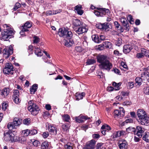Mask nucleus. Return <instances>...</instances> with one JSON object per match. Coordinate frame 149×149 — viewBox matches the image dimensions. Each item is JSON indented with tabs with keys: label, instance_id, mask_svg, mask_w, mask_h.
I'll list each match as a JSON object with an SVG mask.
<instances>
[{
	"label": "nucleus",
	"instance_id": "obj_1",
	"mask_svg": "<svg viewBox=\"0 0 149 149\" xmlns=\"http://www.w3.org/2000/svg\"><path fill=\"white\" fill-rule=\"evenodd\" d=\"M97 60L100 63L98 66L101 69L109 71L112 68V65L107 56L102 55H98L97 56Z\"/></svg>",
	"mask_w": 149,
	"mask_h": 149
},
{
	"label": "nucleus",
	"instance_id": "obj_2",
	"mask_svg": "<svg viewBox=\"0 0 149 149\" xmlns=\"http://www.w3.org/2000/svg\"><path fill=\"white\" fill-rule=\"evenodd\" d=\"M4 26H6V27L8 28L4 29L2 32L1 38V39H3L4 40H8L13 37L14 33L12 29L8 27L7 24H5Z\"/></svg>",
	"mask_w": 149,
	"mask_h": 149
},
{
	"label": "nucleus",
	"instance_id": "obj_3",
	"mask_svg": "<svg viewBox=\"0 0 149 149\" xmlns=\"http://www.w3.org/2000/svg\"><path fill=\"white\" fill-rule=\"evenodd\" d=\"M22 122V120L21 119L15 118L13 122L9 123L8 124V127L10 130L13 129H16V127L20 125Z\"/></svg>",
	"mask_w": 149,
	"mask_h": 149
},
{
	"label": "nucleus",
	"instance_id": "obj_4",
	"mask_svg": "<svg viewBox=\"0 0 149 149\" xmlns=\"http://www.w3.org/2000/svg\"><path fill=\"white\" fill-rule=\"evenodd\" d=\"M59 34L60 37H63L67 39L72 38L73 34L71 31H68L65 29H62L59 32Z\"/></svg>",
	"mask_w": 149,
	"mask_h": 149
},
{
	"label": "nucleus",
	"instance_id": "obj_5",
	"mask_svg": "<svg viewBox=\"0 0 149 149\" xmlns=\"http://www.w3.org/2000/svg\"><path fill=\"white\" fill-rule=\"evenodd\" d=\"M14 68L11 63H7L6 64L5 67L3 70V72L6 74H13V73Z\"/></svg>",
	"mask_w": 149,
	"mask_h": 149
},
{
	"label": "nucleus",
	"instance_id": "obj_6",
	"mask_svg": "<svg viewBox=\"0 0 149 149\" xmlns=\"http://www.w3.org/2000/svg\"><path fill=\"white\" fill-rule=\"evenodd\" d=\"M28 109L32 114L34 116L38 114L40 111L39 107L36 104H33L32 106H29Z\"/></svg>",
	"mask_w": 149,
	"mask_h": 149
},
{
	"label": "nucleus",
	"instance_id": "obj_7",
	"mask_svg": "<svg viewBox=\"0 0 149 149\" xmlns=\"http://www.w3.org/2000/svg\"><path fill=\"white\" fill-rule=\"evenodd\" d=\"M3 56L6 58H7L13 52V48L10 46L9 48H6L3 50Z\"/></svg>",
	"mask_w": 149,
	"mask_h": 149
},
{
	"label": "nucleus",
	"instance_id": "obj_8",
	"mask_svg": "<svg viewBox=\"0 0 149 149\" xmlns=\"http://www.w3.org/2000/svg\"><path fill=\"white\" fill-rule=\"evenodd\" d=\"M138 122L142 125H148L149 123V117L146 115L143 117L139 118Z\"/></svg>",
	"mask_w": 149,
	"mask_h": 149
},
{
	"label": "nucleus",
	"instance_id": "obj_9",
	"mask_svg": "<svg viewBox=\"0 0 149 149\" xmlns=\"http://www.w3.org/2000/svg\"><path fill=\"white\" fill-rule=\"evenodd\" d=\"M135 134L139 138H141L144 133V128L140 126H137L136 127Z\"/></svg>",
	"mask_w": 149,
	"mask_h": 149
},
{
	"label": "nucleus",
	"instance_id": "obj_10",
	"mask_svg": "<svg viewBox=\"0 0 149 149\" xmlns=\"http://www.w3.org/2000/svg\"><path fill=\"white\" fill-rule=\"evenodd\" d=\"M121 85V83L120 82L117 83L114 82L113 83L112 85L114 87V88L110 86L109 88V91H112L114 89H115L116 91L118 90L120 88V86Z\"/></svg>",
	"mask_w": 149,
	"mask_h": 149
},
{
	"label": "nucleus",
	"instance_id": "obj_11",
	"mask_svg": "<svg viewBox=\"0 0 149 149\" xmlns=\"http://www.w3.org/2000/svg\"><path fill=\"white\" fill-rule=\"evenodd\" d=\"M118 146L120 149H127L128 148V143L125 140L121 141L119 142Z\"/></svg>",
	"mask_w": 149,
	"mask_h": 149
},
{
	"label": "nucleus",
	"instance_id": "obj_12",
	"mask_svg": "<svg viewBox=\"0 0 149 149\" xmlns=\"http://www.w3.org/2000/svg\"><path fill=\"white\" fill-rule=\"evenodd\" d=\"M48 131L51 134L55 135L57 133L56 128L54 126L49 125L48 126Z\"/></svg>",
	"mask_w": 149,
	"mask_h": 149
},
{
	"label": "nucleus",
	"instance_id": "obj_13",
	"mask_svg": "<svg viewBox=\"0 0 149 149\" xmlns=\"http://www.w3.org/2000/svg\"><path fill=\"white\" fill-rule=\"evenodd\" d=\"M12 133L9 132H5L4 139L6 141H11V140Z\"/></svg>",
	"mask_w": 149,
	"mask_h": 149
},
{
	"label": "nucleus",
	"instance_id": "obj_14",
	"mask_svg": "<svg viewBox=\"0 0 149 149\" xmlns=\"http://www.w3.org/2000/svg\"><path fill=\"white\" fill-rule=\"evenodd\" d=\"M32 26V23L30 21L26 22L23 26H22V30L24 31H28L27 29L30 28Z\"/></svg>",
	"mask_w": 149,
	"mask_h": 149
},
{
	"label": "nucleus",
	"instance_id": "obj_15",
	"mask_svg": "<svg viewBox=\"0 0 149 149\" xmlns=\"http://www.w3.org/2000/svg\"><path fill=\"white\" fill-rule=\"evenodd\" d=\"M96 142V141L92 139L87 142L86 145L91 149H94Z\"/></svg>",
	"mask_w": 149,
	"mask_h": 149
},
{
	"label": "nucleus",
	"instance_id": "obj_16",
	"mask_svg": "<svg viewBox=\"0 0 149 149\" xmlns=\"http://www.w3.org/2000/svg\"><path fill=\"white\" fill-rule=\"evenodd\" d=\"M121 22L122 23L123 25L125 27V29L127 31L129 30V24L126 19L124 18H122L121 19Z\"/></svg>",
	"mask_w": 149,
	"mask_h": 149
},
{
	"label": "nucleus",
	"instance_id": "obj_17",
	"mask_svg": "<svg viewBox=\"0 0 149 149\" xmlns=\"http://www.w3.org/2000/svg\"><path fill=\"white\" fill-rule=\"evenodd\" d=\"M132 48L131 45H125L123 47V52L125 54L128 53L130 52Z\"/></svg>",
	"mask_w": 149,
	"mask_h": 149
},
{
	"label": "nucleus",
	"instance_id": "obj_18",
	"mask_svg": "<svg viewBox=\"0 0 149 149\" xmlns=\"http://www.w3.org/2000/svg\"><path fill=\"white\" fill-rule=\"evenodd\" d=\"M10 92V90L8 88H5L1 91V95L4 97H5L8 95Z\"/></svg>",
	"mask_w": 149,
	"mask_h": 149
},
{
	"label": "nucleus",
	"instance_id": "obj_19",
	"mask_svg": "<svg viewBox=\"0 0 149 149\" xmlns=\"http://www.w3.org/2000/svg\"><path fill=\"white\" fill-rule=\"evenodd\" d=\"M64 42L65 45L67 47H70L74 43L72 38H69L67 40L65 39Z\"/></svg>",
	"mask_w": 149,
	"mask_h": 149
},
{
	"label": "nucleus",
	"instance_id": "obj_20",
	"mask_svg": "<svg viewBox=\"0 0 149 149\" xmlns=\"http://www.w3.org/2000/svg\"><path fill=\"white\" fill-rule=\"evenodd\" d=\"M97 9L100 10V16L101 17L106 15L107 13H108L109 12L108 9L105 8H97Z\"/></svg>",
	"mask_w": 149,
	"mask_h": 149
},
{
	"label": "nucleus",
	"instance_id": "obj_21",
	"mask_svg": "<svg viewBox=\"0 0 149 149\" xmlns=\"http://www.w3.org/2000/svg\"><path fill=\"white\" fill-rule=\"evenodd\" d=\"M137 115L138 117L139 118H140L143 117L147 114L146 112L143 109H139L138 110L137 112Z\"/></svg>",
	"mask_w": 149,
	"mask_h": 149
},
{
	"label": "nucleus",
	"instance_id": "obj_22",
	"mask_svg": "<svg viewBox=\"0 0 149 149\" xmlns=\"http://www.w3.org/2000/svg\"><path fill=\"white\" fill-rule=\"evenodd\" d=\"M87 29L85 27H80L78 28L76 30V33L78 34H80L87 31Z\"/></svg>",
	"mask_w": 149,
	"mask_h": 149
},
{
	"label": "nucleus",
	"instance_id": "obj_23",
	"mask_svg": "<svg viewBox=\"0 0 149 149\" xmlns=\"http://www.w3.org/2000/svg\"><path fill=\"white\" fill-rule=\"evenodd\" d=\"M34 48L35 53L37 56H40L42 55L43 54L40 48L34 46Z\"/></svg>",
	"mask_w": 149,
	"mask_h": 149
},
{
	"label": "nucleus",
	"instance_id": "obj_24",
	"mask_svg": "<svg viewBox=\"0 0 149 149\" xmlns=\"http://www.w3.org/2000/svg\"><path fill=\"white\" fill-rule=\"evenodd\" d=\"M114 24L115 28L118 31L120 32H123L124 29L123 28L120 26V25L117 22H114Z\"/></svg>",
	"mask_w": 149,
	"mask_h": 149
},
{
	"label": "nucleus",
	"instance_id": "obj_25",
	"mask_svg": "<svg viewBox=\"0 0 149 149\" xmlns=\"http://www.w3.org/2000/svg\"><path fill=\"white\" fill-rule=\"evenodd\" d=\"M142 139L143 140L146 142H149V132H145L143 133L142 136Z\"/></svg>",
	"mask_w": 149,
	"mask_h": 149
},
{
	"label": "nucleus",
	"instance_id": "obj_26",
	"mask_svg": "<svg viewBox=\"0 0 149 149\" xmlns=\"http://www.w3.org/2000/svg\"><path fill=\"white\" fill-rule=\"evenodd\" d=\"M38 88V85L36 84H34L32 87L30 88V92L31 94H34Z\"/></svg>",
	"mask_w": 149,
	"mask_h": 149
},
{
	"label": "nucleus",
	"instance_id": "obj_27",
	"mask_svg": "<svg viewBox=\"0 0 149 149\" xmlns=\"http://www.w3.org/2000/svg\"><path fill=\"white\" fill-rule=\"evenodd\" d=\"M73 22V25L75 26H78L81 24V21L78 19H74Z\"/></svg>",
	"mask_w": 149,
	"mask_h": 149
},
{
	"label": "nucleus",
	"instance_id": "obj_28",
	"mask_svg": "<svg viewBox=\"0 0 149 149\" xmlns=\"http://www.w3.org/2000/svg\"><path fill=\"white\" fill-rule=\"evenodd\" d=\"M85 93L84 92H82L81 93H77L76 94V99L79 100L83 99V97L85 95Z\"/></svg>",
	"mask_w": 149,
	"mask_h": 149
},
{
	"label": "nucleus",
	"instance_id": "obj_29",
	"mask_svg": "<svg viewBox=\"0 0 149 149\" xmlns=\"http://www.w3.org/2000/svg\"><path fill=\"white\" fill-rule=\"evenodd\" d=\"M104 48H111L112 47V43L110 42L106 41L103 42Z\"/></svg>",
	"mask_w": 149,
	"mask_h": 149
},
{
	"label": "nucleus",
	"instance_id": "obj_30",
	"mask_svg": "<svg viewBox=\"0 0 149 149\" xmlns=\"http://www.w3.org/2000/svg\"><path fill=\"white\" fill-rule=\"evenodd\" d=\"M114 116L115 118L123 116L121 111H120L118 110H116L114 111Z\"/></svg>",
	"mask_w": 149,
	"mask_h": 149
},
{
	"label": "nucleus",
	"instance_id": "obj_31",
	"mask_svg": "<svg viewBox=\"0 0 149 149\" xmlns=\"http://www.w3.org/2000/svg\"><path fill=\"white\" fill-rule=\"evenodd\" d=\"M136 128L132 127H130L127 128L126 129V131L128 132H134V134H135L136 132Z\"/></svg>",
	"mask_w": 149,
	"mask_h": 149
},
{
	"label": "nucleus",
	"instance_id": "obj_32",
	"mask_svg": "<svg viewBox=\"0 0 149 149\" xmlns=\"http://www.w3.org/2000/svg\"><path fill=\"white\" fill-rule=\"evenodd\" d=\"M141 77L143 78L144 79H148L149 77V73L148 72H144L142 73Z\"/></svg>",
	"mask_w": 149,
	"mask_h": 149
},
{
	"label": "nucleus",
	"instance_id": "obj_33",
	"mask_svg": "<svg viewBox=\"0 0 149 149\" xmlns=\"http://www.w3.org/2000/svg\"><path fill=\"white\" fill-rule=\"evenodd\" d=\"M20 140V138L16 136H12L11 140V142H13L19 141Z\"/></svg>",
	"mask_w": 149,
	"mask_h": 149
},
{
	"label": "nucleus",
	"instance_id": "obj_34",
	"mask_svg": "<svg viewBox=\"0 0 149 149\" xmlns=\"http://www.w3.org/2000/svg\"><path fill=\"white\" fill-rule=\"evenodd\" d=\"M135 82L138 85H140L142 82V79L139 77H137L135 79Z\"/></svg>",
	"mask_w": 149,
	"mask_h": 149
},
{
	"label": "nucleus",
	"instance_id": "obj_35",
	"mask_svg": "<svg viewBox=\"0 0 149 149\" xmlns=\"http://www.w3.org/2000/svg\"><path fill=\"white\" fill-rule=\"evenodd\" d=\"M110 25L109 23H105L102 24L103 29H102L106 30L109 28V26Z\"/></svg>",
	"mask_w": 149,
	"mask_h": 149
},
{
	"label": "nucleus",
	"instance_id": "obj_36",
	"mask_svg": "<svg viewBox=\"0 0 149 149\" xmlns=\"http://www.w3.org/2000/svg\"><path fill=\"white\" fill-rule=\"evenodd\" d=\"M63 119L65 121L69 122L70 119V118L68 115L65 114L63 116Z\"/></svg>",
	"mask_w": 149,
	"mask_h": 149
},
{
	"label": "nucleus",
	"instance_id": "obj_37",
	"mask_svg": "<svg viewBox=\"0 0 149 149\" xmlns=\"http://www.w3.org/2000/svg\"><path fill=\"white\" fill-rule=\"evenodd\" d=\"M127 19L129 21L130 24H133L134 23V20L132 17V16L130 15H129L127 17Z\"/></svg>",
	"mask_w": 149,
	"mask_h": 149
},
{
	"label": "nucleus",
	"instance_id": "obj_38",
	"mask_svg": "<svg viewBox=\"0 0 149 149\" xmlns=\"http://www.w3.org/2000/svg\"><path fill=\"white\" fill-rule=\"evenodd\" d=\"M70 127V125L68 123H65L62 126L63 128L65 131H67Z\"/></svg>",
	"mask_w": 149,
	"mask_h": 149
},
{
	"label": "nucleus",
	"instance_id": "obj_39",
	"mask_svg": "<svg viewBox=\"0 0 149 149\" xmlns=\"http://www.w3.org/2000/svg\"><path fill=\"white\" fill-rule=\"evenodd\" d=\"M33 42L34 44H37L40 41L39 38L36 36H34L33 37Z\"/></svg>",
	"mask_w": 149,
	"mask_h": 149
},
{
	"label": "nucleus",
	"instance_id": "obj_40",
	"mask_svg": "<svg viewBox=\"0 0 149 149\" xmlns=\"http://www.w3.org/2000/svg\"><path fill=\"white\" fill-rule=\"evenodd\" d=\"M75 121L79 123H82L84 121L83 118L81 117V116L80 117H78L75 118Z\"/></svg>",
	"mask_w": 149,
	"mask_h": 149
},
{
	"label": "nucleus",
	"instance_id": "obj_41",
	"mask_svg": "<svg viewBox=\"0 0 149 149\" xmlns=\"http://www.w3.org/2000/svg\"><path fill=\"white\" fill-rule=\"evenodd\" d=\"M41 146L42 149H45L48 147V144L47 142H44L42 143Z\"/></svg>",
	"mask_w": 149,
	"mask_h": 149
},
{
	"label": "nucleus",
	"instance_id": "obj_42",
	"mask_svg": "<svg viewBox=\"0 0 149 149\" xmlns=\"http://www.w3.org/2000/svg\"><path fill=\"white\" fill-rule=\"evenodd\" d=\"M121 40H122L121 38H118L117 40L116 41V45L118 46H119L121 45L122 44Z\"/></svg>",
	"mask_w": 149,
	"mask_h": 149
},
{
	"label": "nucleus",
	"instance_id": "obj_43",
	"mask_svg": "<svg viewBox=\"0 0 149 149\" xmlns=\"http://www.w3.org/2000/svg\"><path fill=\"white\" fill-rule=\"evenodd\" d=\"M96 62V61L94 59H89L87 62V64L88 65H92Z\"/></svg>",
	"mask_w": 149,
	"mask_h": 149
},
{
	"label": "nucleus",
	"instance_id": "obj_44",
	"mask_svg": "<svg viewBox=\"0 0 149 149\" xmlns=\"http://www.w3.org/2000/svg\"><path fill=\"white\" fill-rule=\"evenodd\" d=\"M92 38L93 40L95 42H99V40H97V39H98V36L97 35H93L92 36Z\"/></svg>",
	"mask_w": 149,
	"mask_h": 149
},
{
	"label": "nucleus",
	"instance_id": "obj_45",
	"mask_svg": "<svg viewBox=\"0 0 149 149\" xmlns=\"http://www.w3.org/2000/svg\"><path fill=\"white\" fill-rule=\"evenodd\" d=\"M101 129H106L108 130H110L111 129L110 127L108 125H103Z\"/></svg>",
	"mask_w": 149,
	"mask_h": 149
},
{
	"label": "nucleus",
	"instance_id": "obj_46",
	"mask_svg": "<svg viewBox=\"0 0 149 149\" xmlns=\"http://www.w3.org/2000/svg\"><path fill=\"white\" fill-rule=\"evenodd\" d=\"M103 143H98L96 145V149H102L103 147Z\"/></svg>",
	"mask_w": 149,
	"mask_h": 149
},
{
	"label": "nucleus",
	"instance_id": "obj_47",
	"mask_svg": "<svg viewBox=\"0 0 149 149\" xmlns=\"http://www.w3.org/2000/svg\"><path fill=\"white\" fill-rule=\"evenodd\" d=\"M22 133L24 134V135L25 136H27L29 134H30V130H24L22 131Z\"/></svg>",
	"mask_w": 149,
	"mask_h": 149
},
{
	"label": "nucleus",
	"instance_id": "obj_48",
	"mask_svg": "<svg viewBox=\"0 0 149 149\" xmlns=\"http://www.w3.org/2000/svg\"><path fill=\"white\" fill-rule=\"evenodd\" d=\"M19 96H15V97H13V98L15 101V102L16 104H18L20 101L19 99Z\"/></svg>",
	"mask_w": 149,
	"mask_h": 149
},
{
	"label": "nucleus",
	"instance_id": "obj_49",
	"mask_svg": "<svg viewBox=\"0 0 149 149\" xmlns=\"http://www.w3.org/2000/svg\"><path fill=\"white\" fill-rule=\"evenodd\" d=\"M21 6V5L19 3H17L15 4L13 9L14 10H16L18 8H20Z\"/></svg>",
	"mask_w": 149,
	"mask_h": 149
},
{
	"label": "nucleus",
	"instance_id": "obj_50",
	"mask_svg": "<svg viewBox=\"0 0 149 149\" xmlns=\"http://www.w3.org/2000/svg\"><path fill=\"white\" fill-rule=\"evenodd\" d=\"M120 132H119V131H117L116 132H114L113 135V138H116L118 137H120Z\"/></svg>",
	"mask_w": 149,
	"mask_h": 149
},
{
	"label": "nucleus",
	"instance_id": "obj_51",
	"mask_svg": "<svg viewBox=\"0 0 149 149\" xmlns=\"http://www.w3.org/2000/svg\"><path fill=\"white\" fill-rule=\"evenodd\" d=\"M75 50L77 52H81L83 50L82 47L79 46L76 47H75Z\"/></svg>",
	"mask_w": 149,
	"mask_h": 149
},
{
	"label": "nucleus",
	"instance_id": "obj_52",
	"mask_svg": "<svg viewBox=\"0 0 149 149\" xmlns=\"http://www.w3.org/2000/svg\"><path fill=\"white\" fill-rule=\"evenodd\" d=\"M13 95V97H15V96H19V91L17 90H15L14 91Z\"/></svg>",
	"mask_w": 149,
	"mask_h": 149
},
{
	"label": "nucleus",
	"instance_id": "obj_53",
	"mask_svg": "<svg viewBox=\"0 0 149 149\" xmlns=\"http://www.w3.org/2000/svg\"><path fill=\"white\" fill-rule=\"evenodd\" d=\"M30 123V120L29 119H26L23 120V123L25 125H28Z\"/></svg>",
	"mask_w": 149,
	"mask_h": 149
},
{
	"label": "nucleus",
	"instance_id": "obj_54",
	"mask_svg": "<svg viewBox=\"0 0 149 149\" xmlns=\"http://www.w3.org/2000/svg\"><path fill=\"white\" fill-rule=\"evenodd\" d=\"M33 49H34V47H33L32 45H30L29 46L28 48V51L29 52L32 53V52Z\"/></svg>",
	"mask_w": 149,
	"mask_h": 149
},
{
	"label": "nucleus",
	"instance_id": "obj_55",
	"mask_svg": "<svg viewBox=\"0 0 149 149\" xmlns=\"http://www.w3.org/2000/svg\"><path fill=\"white\" fill-rule=\"evenodd\" d=\"M104 48V47L103 43L102 44L99 45L97 48V49L100 50H102Z\"/></svg>",
	"mask_w": 149,
	"mask_h": 149
},
{
	"label": "nucleus",
	"instance_id": "obj_56",
	"mask_svg": "<svg viewBox=\"0 0 149 149\" xmlns=\"http://www.w3.org/2000/svg\"><path fill=\"white\" fill-rule=\"evenodd\" d=\"M37 133V131L35 129H33L30 130V134L31 135H34Z\"/></svg>",
	"mask_w": 149,
	"mask_h": 149
},
{
	"label": "nucleus",
	"instance_id": "obj_57",
	"mask_svg": "<svg viewBox=\"0 0 149 149\" xmlns=\"http://www.w3.org/2000/svg\"><path fill=\"white\" fill-rule=\"evenodd\" d=\"M81 6L80 5H78L76 6L75 7V10H76V12H77L79 10H81Z\"/></svg>",
	"mask_w": 149,
	"mask_h": 149
},
{
	"label": "nucleus",
	"instance_id": "obj_58",
	"mask_svg": "<svg viewBox=\"0 0 149 149\" xmlns=\"http://www.w3.org/2000/svg\"><path fill=\"white\" fill-rule=\"evenodd\" d=\"M94 13L95 15L98 16H100V10H95L94 11Z\"/></svg>",
	"mask_w": 149,
	"mask_h": 149
},
{
	"label": "nucleus",
	"instance_id": "obj_59",
	"mask_svg": "<svg viewBox=\"0 0 149 149\" xmlns=\"http://www.w3.org/2000/svg\"><path fill=\"white\" fill-rule=\"evenodd\" d=\"M7 106L8 104L7 103H3L2 106V109L4 111H5L7 109Z\"/></svg>",
	"mask_w": 149,
	"mask_h": 149
},
{
	"label": "nucleus",
	"instance_id": "obj_60",
	"mask_svg": "<svg viewBox=\"0 0 149 149\" xmlns=\"http://www.w3.org/2000/svg\"><path fill=\"white\" fill-rule=\"evenodd\" d=\"M141 138H139L138 137H137L136 136H134V140L135 142H139L140 141L141 139Z\"/></svg>",
	"mask_w": 149,
	"mask_h": 149
},
{
	"label": "nucleus",
	"instance_id": "obj_61",
	"mask_svg": "<svg viewBox=\"0 0 149 149\" xmlns=\"http://www.w3.org/2000/svg\"><path fill=\"white\" fill-rule=\"evenodd\" d=\"M92 136L93 139H98L100 137V135L98 134H95L93 135Z\"/></svg>",
	"mask_w": 149,
	"mask_h": 149
},
{
	"label": "nucleus",
	"instance_id": "obj_62",
	"mask_svg": "<svg viewBox=\"0 0 149 149\" xmlns=\"http://www.w3.org/2000/svg\"><path fill=\"white\" fill-rule=\"evenodd\" d=\"M131 104V102L130 101H126L124 102L123 103V104L124 105H129Z\"/></svg>",
	"mask_w": 149,
	"mask_h": 149
},
{
	"label": "nucleus",
	"instance_id": "obj_63",
	"mask_svg": "<svg viewBox=\"0 0 149 149\" xmlns=\"http://www.w3.org/2000/svg\"><path fill=\"white\" fill-rule=\"evenodd\" d=\"M141 53H138L136 56V57L137 58H142L144 56Z\"/></svg>",
	"mask_w": 149,
	"mask_h": 149
},
{
	"label": "nucleus",
	"instance_id": "obj_64",
	"mask_svg": "<svg viewBox=\"0 0 149 149\" xmlns=\"http://www.w3.org/2000/svg\"><path fill=\"white\" fill-rule=\"evenodd\" d=\"M65 148L66 149H72V146L69 145L68 144L65 146Z\"/></svg>",
	"mask_w": 149,
	"mask_h": 149
}]
</instances>
